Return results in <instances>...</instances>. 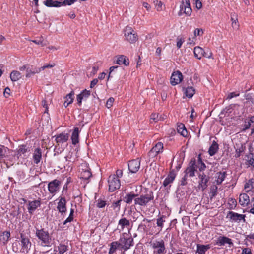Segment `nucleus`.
<instances>
[{"label":"nucleus","instance_id":"1","mask_svg":"<svg viewBox=\"0 0 254 254\" xmlns=\"http://www.w3.org/2000/svg\"><path fill=\"white\" fill-rule=\"evenodd\" d=\"M153 199V192L148 189H145V193H142L140 196L131 191L127 193L123 198V201L127 204H131L134 200L135 205L144 207L146 206L148 203Z\"/></svg>","mask_w":254,"mask_h":254},{"label":"nucleus","instance_id":"2","mask_svg":"<svg viewBox=\"0 0 254 254\" xmlns=\"http://www.w3.org/2000/svg\"><path fill=\"white\" fill-rule=\"evenodd\" d=\"M35 236L41 242L42 246H51L52 238L48 230H46L44 228H36Z\"/></svg>","mask_w":254,"mask_h":254},{"label":"nucleus","instance_id":"3","mask_svg":"<svg viewBox=\"0 0 254 254\" xmlns=\"http://www.w3.org/2000/svg\"><path fill=\"white\" fill-rule=\"evenodd\" d=\"M150 245L152 248L154 250V254H165L166 253L165 243L163 240H156L153 242H151Z\"/></svg>","mask_w":254,"mask_h":254},{"label":"nucleus","instance_id":"4","mask_svg":"<svg viewBox=\"0 0 254 254\" xmlns=\"http://www.w3.org/2000/svg\"><path fill=\"white\" fill-rule=\"evenodd\" d=\"M108 182L109 191L110 192H114L120 188V180L118 177L115 175V174H113L109 176Z\"/></svg>","mask_w":254,"mask_h":254},{"label":"nucleus","instance_id":"5","mask_svg":"<svg viewBox=\"0 0 254 254\" xmlns=\"http://www.w3.org/2000/svg\"><path fill=\"white\" fill-rule=\"evenodd\" d=\"M180 8V11L178 12L179 16H181L183 13L185 14L187 16L191 15L192 9L189 0H181Z\"/></svg>","mask_w":254,"mask_h":254},{"label":"nucleus","instance_id":"6","mask_svg":"<svg viewBox=\"0 0 254 254\" xmlns=\"http://www.w3.org/2000/svg\"><path fill=\"white\" fill-rule=\"evenodd\" d=\"M125 36L126 40L130 43H134L138 40V36L136 32L129 26L126 27Z\"/></svg>","mask_w":254,"mask_h":254},{"label":"nucleus","instance_id":"7","mask_svg":"<svg viewBox=\"0 0 254 254\" xmlns=\"http://www.w3.org/2000/svg\"><path fill=\"white\" fill-rule=\"evenodd\" d=\"M119 242L121 251L124 250V251L128 250L134 244L133 239L131 236L128 238L121 237Z\"/></svg>","mask_w":254,"mask_h":254},{"label":"nucleus","instance_id":"8","mask_svg":"<svg viewBox=\"0 0 254 254\" xmlns=\"http://www.w3.org/2000/svg\"><path fill=\"white\" fill-rule=\"evenodd\" d=\"M197 165L195 158H192L189 162L188 166L184 171V174H186L190 177H192L195 176V172L197 171Z\"/></svg>","mask_w":254,"mask_h":254},{"label":"nucleus","instance_id":"9","mask_svg":"<svg viewBox=\"0 0 254 254\" xmlns=\"http://www.w3.org/2000/svg\"><path fill=\"white\" fill-rule=\"evenodd\" d=\"M128 169L131 173H136L140 166V160L139 158L133 159L128 163Z\"/></svg>","mask_w":254,"mask_h":254},{"label":"nucleus","instance_id":"10","mask_svg":"<svg viewBox=\"0 0 254 254\" xmlns=\"http://www.w3.org/2000/svg\"><path fill=\"white\" fill-rule=\"evenodd\" d=\"M245 215L240 214L233 211H229L227 217H229L232 222L239 223L241 220L245 222Z\"/></svg>","mask_w":254,"mask_h":254},{"label":"nucleus","instance_id":"11","mask_svg":"<svg viewBox=\"0 0 254 254\" xmlns=\"http://www.w3.org/2000/svg\"><path fill=\"white\" fill-rule=\"evenodd\" d=\"M183 79V75L180 71H174L171 76L170 83L172 85L175 86L179 84L182 81Z\"/></svg>","mask_w":254,"mask_h":254},{"label":"nucleus","instance_id":"12","mask_svg":"<svg viewBox=\"0 0 254 254\" xmlns=\"http://www.w3.org/2000/svg\"><path fill=\"white\" fill-rule=\"evenodd\" d=\"M20 239L22 249L28 252V251L30 250L31 246V243L30 241L29 238L25 234L20 233Z\"/></svg>","mask_w":254,"mask_h":254},{"label":"nucleus","instance_id":"13","mask_svg":"<svg viewBox=\"0 0 254 254\" xmlns=\"http://www.w3.org/2000/svg\"><path fill=\"white\" fill-rule=\"evenodd\" d=\"M61 181L57 179H55L49 183L48 189L49 192L52 194H55L60 188Z\"/></svg>","mask_w":254,"mask_h":254},{"label":"nucleus","instance_id":"14","mask_svg":"<svg viewBox=\"0 0 254 254\" xmlns=\"http://www.w3.org/2000/svg\"><path fill=\"white\" fill-rule=\"evenodd\" d=\"M57 209L61 215H64L67 211L66 201L65 197H61L58 203Z\"/></svg>","mask_w":254,"mask_h":254},{"label":"nucleus","instance_id":"15","mask_svg":"<svg viewBox=\"0 0 254 254\" xmlns=\"http://www.w3.org/2000/svg\"><path fill=\"white\" fill-rule=\"evenodd\" d=\"M41 199L39 198L38 200L34 201H29L28 206L27 207L28 211L30 214H32L34 211L41 206Z\"/></svg>","mask_w":254,"mask_h":254},{"label":"nucleus","instance_id":"16","mask_svg":"<svg viewBox=\"0 0 254 254\" xmlns=\"http://www.w3.org/2000/svg\"><path fill=\"white\" fill-rule=\"evenodd\" d=\"M215 244L219 246H223L225 244H228L230 246H233L232 240L226 236H219L216 240Z\"/></svg>","mask_w":254,"mask_h":254},{"label":"nucleus","instance_id":"17","mask_svg":"<svg viewBox=\"0 0 254 254\" xmlns=\"http://www.w3.org/2000/svg\"><path fill=\"white\" fill-rule=\"evenodd\" d=\"M90 95V91L86 89L83 90L79 94L77 95V104L80 106L82 104V101L86 100Z\"/></svg>","mask_w":254,"mask_h":254},{"label":"nucleus","instance_id":"18","mask_svg":"<svg viewBox=\"0 0 254 254\" xmlns=\"http://www.w3.org/2000/svg\"><path fill=\"white\" fill-rule=\"evenodd\" d=\"M55 137H56L55 141L56 143L58 145H59V144L64 143L68 140L69 135L68 133L62 132L57 135H55Z\"/></svg>","mask_w":254,"mask_h":254},{"label":"nucleus","instance_id":"19","mask_svg":"<svg viewBox=\"0 0 254 254\" xmlns=\"http://www.w3.org/2000/svg\"><path fill=\"white\" fill-rule=\"evenodd\" d=\"M176 176L175 171L172 169L170 171L167 177L164 180L163 185L164 187L167 186L169 184L172 183Z\"/></svg>","mask_w":254,"mask_h":254},{"label":"nucleus","instance_id":"20","mask_svg":"<svg viewBox=\"0 0 254 254\" xmlns=\"http://www.w3.org/2000/svg\"><path fill=\"white\" fill-rule=\"evenodd\" d=\"M115 63L119 65L124 64L125 66H128L129 64V61L128 58L126 56L124 55H120L117 58V59Z\"/></svg>","mask_w":254,"mask_h":254},{"label":"nucleus","instance_id":"21","mask_svg":"<svg viewBox=\"0 0 254 254\" xmlns=\"http://www.w3.org/2000/svg\"><path fill=\"white\" fill-rule=\"evenodd\" d=\"M42 158V151L40 148H37L35 149L33 156L34 162L38 164L41 161Z\"/></svg>","mask_w":254,"mask_h":254},{"label":"nucleus","instance_id":"22","mask_svg":"<svg viewBox=\"0 0 254 254\" xmlns=\"http://www.w3.org/2000/svg\"><path fill=\"white\" fill-rule=\"evenodd\" d=\"M40 72V69L39 68L33 67V66L29 65L26 70V77L30 78L36 73H38Z\"/></svg>","mask_w":254,"mask_h":254},{"label":"nucleus","instance_id":"23","mask_svg":"<svg viewBox=\"0 0 254 254\" xmlns=\"http://www.w3.org/2000/svg\"><path fill=\"white\" fill-rule=\"evenodd\" d=\"M239 202L242 206H245L248 205L250 202L249 196L246 193L241 194L239 196Z\"/></svg>","mask_w":254,"mask_h":254},{"label":"nucleus","instance_id":"24","mask_svg":"<svg viewBox=\"0 0 254 254\" xmlns=\"http://www.w3.org/2000/svg\"><path fill=\"white\" fill-rule=\"evenodd\" d=\"M117 249L121 251L120 246V243L118 241H113L110 244V249L108 252L109 254H113Z\"/></svg>","mask_w":254,"mask_h":254},{"label":"nucleus","instance_id":"25","mask_svg":"<svg viewBox=\"0 0 254 254\" xmlns=\"http://www.w3.org/2000/svg\"><path fill=\"white\" fill-rule=\"evenodd\" d=\"M79 128L77 127H74L71 135L72 143L76 145L79 142Z\"/></svg>","mask_w":254,"mask_h":254},{"label":"nucleus","instance_id":"26","mask_svg":"<svg viewBox=\"0 0 254 254\" xmlns=\"http://www.w3.org/2000/svg\"><path fill=\"white\" fill-rule=\"evenodd\" d=\"M218 149L219 146L218 143L215 141H213L208 149V152L209 155L212 156L215 155L218 151Z\"/></svg>","mask_w":254,"mask_h":254},{"label":"nucleus","instance_id":"27","mask_svg":"<svg viewBox=\"0 0 254 254\" xmlns=\"http://www.w3.org/2000/svg\"><path fill=\"white\" fill-rule=\"evenodd\" d=\"M130 223L129 220L126 218H122L118 222V226H120L121 229H123L126 227L128 228L130 227Z\"/></svg>","mask_w":254,"mask_h":254},{"label":"nucleus","instance_id":"28","mask_svg":"<svg viewBox=\"0 0 254 254\" xmlns=\"http://www.w3.org/2000/svg\"><path fill=\"white\" fill-rule=\"evenodd\" d=\"M29 151V148L27 147L26 145H20L18 146V148L17 149L16 156L17 158H19L22 154H24L26 152Z\"/></svg>","mask_w":254,"mask_h":254},{"label":"nucleus","instance_id":"29","mask_svg":"<svg viewBox=\"0 0 254 254\" xmlns=\"http://www.w3.org/2000/svg\"><path fill=\"white\" fill-rule=\"evenodd\" d=\"M10 236V231H4L0 236V242L3 243V245H5Z\"/></svg>","mask_w":254,"mask_h":254},{"label":"nucleus","instance_id":"30","mask_svg":"<svg viewBox=\"0 0 254 254\" xmlns=\"http://www.w3.org/2000/svg\"><path fill=\"white\" fill-rule=\"evenodd\" d=\"M183 91L186 97L189 98H191L195 94V89L192 87H188L187 88H183Z\"/></svg>","mask_w":254,"mask_h":254},{"label":"nucleus","instance_id":"31","mask_svg":"<svg viewBox=\"0 0 254 254\" xmlns=\"http://www.w3.org/2000/svg\"><path fill=\"white\" fill-rule=\"evenodd\" d=\"M178 132L182 135L183 137H187L188 135V131L185 127L184 124L180 123L177 126V128Z\"/></svg>","mask_w":254,"mask_h":254},{"label":"nucleus","instance_id":"32","mask_svg":"<svg viewBox=\"0 0 254 254\" xmlns=\"http://www.w3.org/2000/svg\"><path fill=\"white\" fill-rule=\"evenodd\" d=\"M210 248L209 245H201L197 244V253L199 254H205V252Z\"/></svg>","mask_w":254,"mask_h":254},{"label":"nucleus","instance_id":"33","mask_svg":"<svg viewBox=\"0 0 254 254\" xmlns=\"http://www.w3.org/2000/svg\"><path fill=\"white\" fill-rule=\"evenodd\" d=\"M227 175L226 172H219L216 173V183L217 185H220L224 180Z\"/></svg>","mask_w":254,"mask_h":254},{"label":"nucleus","instance_id":"34","mask_svg":"<svg viewBox=\"0 0 254 254\" xmlns=\"http://www.w3.org/2000/svg\"><path fill=\"white\" fill-rule=\"evenodd\" d=\"M210 179H199L198 188L201 189L203 191L206 189L208 186L207 183L209 181Z\"/></svg>","mask_w":254,"mask_h":254},{"label":"nucleus","instance_id":"35","mask_svg":"<svg viewBox=\"0 0 254 254\" xmlns=\"http://www.w3.org/2000/svg\"><path fill=\"white\" fill-rule=\"evenodd\" d=\"M10 77L12 81H16L21 78V73L18 71L13 70L11 72Z\"/></svg>","mask_w":254,"mask_h":254},{"label":"nucleus","instance_id":"36","mask_svg":"<svg viewBox=\"0 0 254 254\" xmlns=\"http://www.w3.org/2000/svg\"><path fill=\"white\" fill-rule=\"evenodd\" d=\"M203 49L197 46L195 47L194 48L193 52L195 58L197 59L200 60L201 59V57H202V52H203Z\"/></svg>","mask_w":254,"mask_h":254},{"label":"nucleus","instance_id":"37","mask_svg":"<svg viewBox=\"0 0 254 254\" xmlns=\"http://www.w3.org/2000/svg\"><path fill=\"white\" fill-rule=\"evenodd\" d=\"M91 177V172L89 170L83 171L80 174V178L85 180H88Z\"/></svg>","mask_w":254,"mask_h":254},{"label":"nucleus","instance_id":"38","mask_svg":"<svg viewBox=\"0 0 254 254\" xmlns=\"http://www.w3.org/2000/svg\"><path fill=\"white\" fill-rule=\"evenodd\" d=\"M74 92L72 90L69 94H67L64 97L65 102H67V105H69L73 103L74 100Z\"/></svg>","mask_w":254,"mask_h":254},{"label":"nucleus","instance_id":"39","mask_svg":"<svg viewBox=\"0 0 254 254\" xmlns=\"http://www.w3.org/2000/svg\"><path fill=\"white\" fill-rule=\"evenodd\" d=\"M121 199L118 200L116 201H114L112 203L110 207L112 208L115 211L119 212L121 208Z\"/></svg>","mask_w":254,"mask_h":254},{"label":"nucleus","instance_id":"40","mask_svg":"<svg viewBox=\"0 0 254 254\" xmlns=\"http://www.w3.org/2000/svg\"><path fill=\"white\" fill-rule=\"evenodd\" d=\"M68 246L65 245L64 244L60 243L58 246V250L59 251V254H64L68 250Z\"/></svg>","mask_w":254,"mask_h":254},{"label":"nucleus","instance_id":"41","mask_svg":"<svg viewBox=\"0 0 254 254\" xmlns=\"http://www.w3.org/2000/svg\"><path fill=\"white\" fill-rule=\"evenodd\" d=\"M152 149L153 150L155 151L156 152L159 153L162 152L163 149V144L161 142H158L153 147Z\"/></svg>","mask_w":254,"mask_h":254},{"label":"nucleus","instance_id":"42","mask_svg":"<svg viewBox=\"0 0 254 254\" xmlns=\"http://www.w3.org/2000/svg\"><path fill=\"white\" fill-rule=\"evenodd\" d=\"M218 187L216 185L211 187L210 189V200H212L217 194Z\"/></svg>","mask_w":254,"mask_h":254},{"label":"nucleus","instance_id":"43","mask_svg":"<svg viewBox=\"0 0 254 254\" xmlns=\"http://www.w3.org/2000/svg\"><path fill=\"white\" fill-rule=\"evenodd\" d=\"M246 147L243 145L241 144V146L239 148L236 149V153L235 155V157L236 158H239L242 152H244L245 150Z\"/></svg>","mask_w":254,"mask_h":254},{"label":"nucleus","instance_id":"44","mask_svg":"<svg viewBox=\"0 0 254 254\" xmlns=\"http://www.w3.org/2000/svg\"><path fill=\"white\" fill-rule=\"evenodd\" d=\"M247 157L248 164L254 167V153H250L249 155H246Z\"/></svg>","mask_w":254,"mask_h":254},{"label":"nucleus","instance_id":"45","mask_svg":"<svg viewBox=\"0 0 254 254\" xmlns=\"http://www.w3.org/2000/svg\"><path fill=\"white\" fill-rule=\"evenodd\" d=\"M96 207L98 208H103L107 205V202L102 199H98L96 201Z\"/></svg>","mask_w":254,"mask_h":254},{"label":"nucleus","instance_id":"46","mask_svg":"<svg viewBox=\"0 0 254 254\" xmlns=\"http://www.w3.org/2000/svg\"><path fill=\"white\" fill-rule=\"evenodd\" d=\"M7 148L2 146L0 147V160L3 159L6 156Z\"/></svg>","mask_w":254,"mask_h":254},{"label":"nucleus","instance_id":"47","mask_svg":"<svg viewBox=\"0 0 254 254\" xmlns=\"http://www.w3.org/2000/svg\"><path fill=\"white\" fill-rule=\"evenodd\" d=\"M202 54V57H204L208 59L212 58V53L208 48L206 49H203Z\"/></svg>","mask_w":254,"mask_h":254},{"label":"nucleus","instance_id":"48","mask_svg":"<svg viewBox=\"0 0 254 254\" xmlns=\"http://www.w3.org/2000/svg\"><path fill=\"white\" fill-rule=\"evenodd\" d=\"M244 188L245 189H248V188H250V189L249 190H248V191L249 190H254V182L252 179L249 180L248 181V182H247L245 184Z\"/></svg>","mask_w":254,"mask_h":254},{"label":"nucleus","instance_id":"49","mask_svg":"<svg viewBox=\"0 0 254 254\" xmlns=\"http://www.w3.org/2000/svg\"><path fill=\"white\" fill-rule=\"evenodd\" d=\"M154 3L155 5V8L158 11H160L162 10L163 3L161 1L156 0L154 1Z\"/></svg>","mask_w":254,"mask_h":254},{"label":"nucleus","instance_id":"50","mask_svg":"<svg viewBox=\"0 0 254 254\" xmlns=\"http://www.w3.org/2000/svg\"><path fill=\"white\" fill-rule=\"evenodd\" d=\"M164 218V216L163 215L157 219V225L158 227H161V228H162L163 227V223L165 222Z\"/></svg>","mask_w":254,"mask_h":254},{"label":"nucleus","instance_id":"51","mask_svg":"<svg viewBox=\"0 0 254 254\" xmlns=\"http://www.w3.org/2000/svg\"><path fill=\"white\" fill-rule=\"evenodd\" d=\"M177 47L178 48H180L182 46V44L184 42L185 40L183 38H179V37L177 38Z\"/></svg>","mask_w":254,"mask_h":254},{"label":"nucleus","instance_id":"52","mask_svg":"<svg viewBox=\"0 0 254 254\" xmlns=\"http://www.w3.org/2000/svg\"><path fill=\"white\" fill-rule=\"evenodd\" d=\"M189 176L186 174H184V177L182 178L181 180V186H185L187 184V179Z\"/></svg>","mask_w":254,"mask_h":254},{"label":"nucleus","instance_id":"53","mask_svg":"<svg viewBox=\"0 0 254 254\" xmlns=\"http://www.w3.org/2000/svg\"><path fill=\"white\" fill-rule=\"evenodd\" d=\"M75 1L76 0H64V1L62 2V4L63 5H70Z\"/></svg>","mask_w":254,"mask_h":254},{"label":"nucleus","instance_id":"54","mask_svg":"<svg viewBox=\"0 0 254 254\" xmlns=\"http://www.w3.org/2000/svg\"><path fill=\"white\" fill-rule=\"evenodd\" d=\"M117 68H118V66H113L110 68V69H109L110 72H109V75L108 76V80H109L110 78L112 77V73L113 72L114 70L115 69H117Z\"/></svg>","mask_w":254,"mask_h":254},{"label":"nucleus","instance_id":"55","mask_svg":"<svg viewBox=\"0 0 254 254\" xmlns=\"http://www.w3.org/2000/svg\"><path fill=\"white\" fill-rule=\"evenodd\" d=\"M158 154L159 153L156 152L155 151L153 150L152 148L149 151V152L148 153V156L150 158H154L156 157Z\"/></svg>","mask_w":254,"mask_h":254},{"label":"nucleus","instance_id":"56","mask_svg":"<svg viewBox=\"0 0 254 254\" xmlns=\"http://www.w3.org/2000/svg\"><path fill=\"white\" fill-rule=\"evenodd\" d=\"M230 206H231L230 207L231 208H232L233 207H236L237 205V202L235 199L231 198L229 200L228 202Z\"/></svg>","mask_w":254,"mask_h":254},{"label":"nucleus","instance_id":"57","mask_svg":"<svg viewBox=\"0 0 254 254\" xmlns=\"http://www.w3.org/2000/svg\"><path fill=\"white\" fill-rule=\"evenodd\" d=\"M52 7H59L63 6L62 2L58 1H53L52 3Z\"/></svg>","mask_w":254,"mask_h":254},{"label":"nucleus","instance_id":"58","mask_svg":"<svg viewBox=\"0 0 254 254\" xmlns=\"http://www.w3.org/2000/svg\"><path fill=\"white\" fill-rule=\"evenodd\" d=\"M55 64H47L46 65H44L43 66H42V67L39 68V69H40V72H41L42 70H44L45 68H52V67H53L54 66H55Z\"/></svg>","mask_w":254,"mask_h":254},{"label":"nucleus","instance_id":"59","mask_svg":"<svg viewBox=\"0 0 254 254\" xmlns=\"http://www.w3.org/2000/svg\"><path fill=\"white\" fill-rule=\"evenodd\" d=\"M10 89L9 87H6L4 89L3 95L5 98H8L10 95Z\"/></svg>","mask_w":254,"mask_h":254},{"label":"nucleus","instance_id":"60","mask_svg":"<svg viewBox=\"0 0 254 254\" xmlns=\"http://www.w3.org/2000/svg\"><path fill=\"white\" fill-rule=\"evenodd\" d=\"M114 101V99L112 97H111L108 99L107 103H106V106L107 107V108H109L112 106V103Z\"/></svg>","mask_w":254,"mask_h":254},{"label":"nucleus","instance_id":"61","mask_svg":"<svg viewBox=\"0 0 254 254\" xmlns=\"http://www.w3.org/2000/svg\"><path fill=\"white\" fill-rule=\"evenodd\" d=\"M53 2V0H45L43 2L44 4L48 7H52V3Z\"/></svg>","mask_w":254,"mask_h":254},{"label":"nucleus","instance_id":"62","mask_svg":"<svg viewBox=\"0 0 254 254\" xmlns=\"http://www.w3.org/2000/svg\"><path fill=\"white\" fill-rule=\"evenodd\" d=\"M203 33V31L201 29L196 28L194 30V34L195 36H199Z\"/></svg>","mask_w":254,"mask_h":254},{"label":"nucleus","instance_id":"63","mask_svg":"<svg viewBox=\"0 0 254 254\" xmlns=\"http://www.w3.org/2000/svg\"><path fill=\"white\" fill-rule=\"evenodd\" d=\"M198 165H199L198 167L199 168V170L201 172L204 171L206 168V166L203 162L201 163L200 164H199Z\"/></svg>","mask_w":254,"mask_h":254},{"label":"nucleus","instance_id":"64","mask_svg":"<svg viewBox=\"0 0 254 254\" xmlns=\"http://www.w3.org/2000/svg\"><path fill=\"white\" fill-rule=\"evenodd\" d=\"M242 254H252L251 250L249 248H244Z\"/></svg>","mask_w":254,"mask_h":254}]
</instances>
